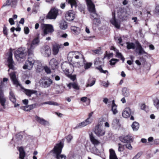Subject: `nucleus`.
I'll return each instance as SVG.
<instances>
[{
  "instance_id": "f257e3e1",
  "label": "nucleus",
  "mask_w": 159,
  "mask_h": 159,
  "mask_svg": "<svg viewBox=\"0 0 159 159\" xmlns=\"http://www.w3.org/2000/svg\"><path fill=\"white\" fill-rule=\"evenodd\" d=\"M88 6V9L90 12L91 16V18L93 19L94 24H97L100 23V20L96 13L95 6L91 0H86Z\"/></svg>"
},
{
  "instance_id": "f03ea898",
  "label": "nucleus",
  "mask_w": 159,
  "mask_h": 159,
  "mask_svg": "<svg viewBox=\"0 0 159 159\" xmlns=\"http://www.w3.org/2000/svg\"><path fill=\"white\" fill-rule=\"evenodd\" d=\"M63 147V145L60 142L59 143L57 144L54 148L51 151V152L52 153L53 156L57 159H61L64 158L66 159V156L64 155H60L61 153L62 148Z\"/></svg>"
},
{
  "instance_id": "7ed1b4c3",
  "label": "nucleus",
  "mask_w": 159,
  "mask_h": 159,
  "mask_svg": "<svg viewBox=\"0 0 159 159\" xmlns=\"http://www.w3.org/2000/svg\"><path fill=\"white\" fill-rule=\"evenodd\" d=\"M27 50L25 48H19L15 52L14 54L16 59L25 58L27 55Z\"/></svg>"
},
{
  "instance_id": "20e7f679",
  "label": "nucleus",
  "mask_w": 159,
  "mask_h": 159,
  "mask_svg": "<svg viewBox=\"0 0 159 159\" xmlns=\"http://www.w3.org/2000/svg\"><path fill=\"white\" fill-rule=\"evenodd\" d=\"M28 56L29 57L23 68L24 69H28L29 70H30L32 68L35 60L33 57V55L30 56Z\"/></svg>"
},
{
  "instance_id": "39448f33",
  "label": "nucleus",
  "mask_w": 159,
  "mask_h": 159,
  "mask_svg": "<svg viewBox=\"0 0 159 159\" xmlns=\"http://www.w3.org/2000/svg\"><path fill=\"white\" fill-rule=\"evenodd\" d=\"M39 42V39L36 38L34 39L32 41L29 47H28L27 53L28 56L33 55V49L38 44Z\"/></svg>"
},
{
  "instance_id": "423d86ee",
  "label": "nucleus",
  "mask_w": 159,
  "mask_h": 159,
  "mask_svg": "<svg viewBox=\"0 0 159 159\" xmlns=\"http://www.w3.org/2000/svg\"><path fill=\"white\" fill-rule=\"evenodd\" d=\"M41 26L43 30V36H45L49 33H52L54 31L52 26L51 25L43 24Z\"/></svg>"
},
{
  "instance_id": "0eeeda50",
  "label": "nucleus",
  "mask_w": 159,
  "mask_h": 159,
  "mask_svg": "<svg viewBox=\"0 0 159 159\" xmlns=\"http://www.w3.org/2000/svg\"><path fill=\"white\" fill-rule=\"evenodd\" d=\"M52 82V81L51 79L46 77L42 78L39 81L40 84L44 88L49 87Z\"/></svg>"
},
{
  "instance_id": "6e6552de",
  "label": "nucleus",
  "mask_w": 159,
  "mask_h": 159,
  "mask_svg": "<svg viewBox=\"0 0 159 159\" xmlns=\"http://www.w3.org/2000/svg\"><path fill=\"white\" fill-rule=\"evenodd\" d=\"M94 133L97 136L100 137L103 136L105 133V131L102 129V126L100 124H98L95 127Z\"/></svg>"
},
{
  "instance_id": "1a4fd4ad",
  "label": "nucleus",
  "mask_w": 159,
  "mask_h": 159,
  "mask_svg": "<svg viewBox=\"0 0 159 159\" xmlns=\"http://www.w3.org/2000/svg\"><path fill=\"white\" fill-rule=\"evenodd\" d=\"M58 13V10L56 8H53L51 10L46 16V19H55L56 18Z\"/></svg>"
},
{
  "instance_id": "9d476101",
  "label": "nucleus",
  "mask_w": 159,
  "mask_h": 159,
  "mask_svg": "<svg viewBox=\"0 0 159 159\" xmlns=\"http://www.w3.org/2000/svg\"><path fill=\"white\" fill-rule=\"evenodd\" d=\"M40 51L42 54L45 57H48L51 54V48L48 45H46L43 47Z\"/></svg>"
},
{
  "instance_id": "9b49d317",
  "label": "nucleus",
  "mask_w": 159,
  "mask_h": 159,
  "mask_svg": "<svg viewBox=\"0 0 159 159\" xmlns=\"http://www.w3.org/2000/svg\"><path fill=\"white\" fill-rule=\"evenodd\" d=\"M63 48V46L62 44L55 43L53 44L52 46L53 54L54 55H57L59 52V49Z\"/></svg>"
},
{
  "instance_id": "f8f14e48",
  "label": "nucleus",
  "mask_w": 159,
  "mask_h": 159,
  "mask_svg": "<svg viewBox=\"0 0 159 159\" xmlns=\"http://www.w3.org/2000/svg\"><path fill=\"white\" fill-rule=\"evenodd\" d=\"M72 53L74 57L76 59H79L82 62L84 61V57L81 53L77 51L72 52Z\"/></svg>"
},
{
  "instance_id": "ddd939ff",
  "label": "nucleus",
  "mask_w": 159,
  "mask_h": 159,
  "mask_svg": "<svg viewBox=\"0 0 159 159\" xmlns=\"http://www.w3.org/2000/svg\"><path fill=\"white\" fill-rule=\"evenodd\" d=\"M66 19L69 21L73 20L75 17V14L74 11L72 10L69 11L66 14Z\"/></svg>"
},
{
  "instance_id": "4468645a",
  "label": "nucleus",
  "mask_w": 159,
  "mask_h": 159,
  "mask_svg": "<svg viewBox=\"0 0 159 159\" xmlns=\"http://www.w3.org/2000/svg\"><path fill=\"white\" fill-rule=\"evenodd\" d=\"M12 54L11 52H9L8 58V67L10 69L15 70V67L13 65L14 61L12 59Z\"/></svg>"
},
{
  "instance_id": "2eb2a0df",
  "label": "nucleus",
  "mask_w": 159,
  "mask_h": 159,
  "mask_svg": "<svg viewBox=\"0 0 159 159\" xmlns=\"http://www.w3.org/2000/svg\"><path fill=\"white\" fill-rule=\"evenodd\" d=\"M6 102V99L4 97L3 92L2 89H0V103L3 108H5V103Z\"/></svg>"
},
{
  "instance_id": "dca6fc26",
  "label": "nucleus",
  "mask_w": 159,
  "mask_h": 159,
  "mask_svg": "<svg viewBox=\"0 0 159 159\" xmlns=\"http://www.w3.org/2000/svg\"><path fill=\"white\" fill-rule=\"evenodd\" d=\"M120 140L124 143H130L133 142L132 138L129 135L122 136L120 137Z\"/></svg>"
},
{
  "instance_id": "f3484780",
  "label": "nucleus",
  "mask_w": 159,
  "mask_h": 159,
  "mask_svg": "<svg viewBox=\"0 0 159 159\" xmlns=\"http://www.w3.org/2000/svg\"><path fill=\"white\" fill-rule=\"evenodd\" d=\"M113 17L110 20L111 23L114 25L116 27L119 29L120 27V21L118 20L115 19V15H114L112 12Z\"/></svg>"
},
{
  "instance_id": "a211bd4d",
  "label": "nucleus",
  "mask_w": 159,
  "mask_h": 159,
  "mask_svg": "<svg viewBox=\"0 0 159 159\" xmlns=\"http://www.w3.org/2000/svg\"><path fill=\"white\" fill-rule=\"evenodd\" d=\"M89 138L91 142L94 146H97L100 144V141L95 138L92 133L89 134Z\"/></svg>"
},
{
  "instance_id": "6ab92c4d",
  "label": "nucleus",
  "mask_w": 159,
  "mask_h": 159,
  "mask_svg": "<svg viewBox=\"0 0 159 159\" xmlns=\"http://www.w3.org/2000/svg\"><path fill=\"white\" fill-rule=\"evenodd\" d=\"M131 114V110L129 107L125 108L122 112V116L125 118H128L129 117Z\"/></svg>"
},
{
  "instance_id": "aec40b11",
  "label": "nucleus",
  "mask_w": 159,
  "mask_h": 159,
  "mask_svg": "<svg viewBox=\"0 0 159 159\" xmlns=\"http://www.w3.org/2000/svg\"><path fill=\"white\" fill-rule=\"evenodd\" d=\"M9 75L13 84L16 86L20 85L19 83L16 78L15 74L14 73L12 72Z\"/></svg>"
},
{
  "instance_id": "412c9836",
  "label": "nucleus",
  "mask_w": 159,
  "mask_h": 159,
  "mask_svg": "<svg viewBox=\"0 0 159 159\" xmlns=\"http://www.w3.org/2000/svg\"><path fill=\"white\" fill-rule=\"evenodd\" d=\"M17 0H7L6 3L3 4L2 7L6 6H11L12 7H14L16 4Z\"/></svg>"
},
{
  "instance_id": "4be33fe9",
  "label": "nucleus",
  "mask_w": 159,
  "mask_h": 159,
  "mask_svg": "<svg viewBox=\"0 0 159 159\" xmlns=\"http://www.w3.org/2000/svg\"><path fill=\"white\" fill-rule=\"evenodd\" d=\"M136 43L137 45L136 49L139 50L138 54L139 55H141V54L147 53L138 41H136Z\"/></svg>"
},
{
  "instance_id": "5701e85b",
  "label": "nucleus",
  "mask_w": 159,
  "mask_h": 159,
  "mask_svg": "<svg viewBox=\"0 0 159 159\" xmlns=\"http://www.w3.org/2000/svg\"><path fill=\"white\" fill-rule=\"evenodd\" d=\"M58 65V62L56 59L52 58L50 61L49 65L52 67V69H54L56 68Z\"/></svg>"
},
{
  "instance_id": "b1692460",
  "label": "nucleus",
  "mask_w": 159,
  "mask_h": 159,
  "mask_svg": "<svg viewBox=\"0 0 159 159\" xmlns=\"http://www.w3.org/2000/svg\"><path fill=\"white\" fill-rule=\"evenodd\" d=\"M36 121L40 124L44 125H49V122L43 118H41L38 116L35 117Z\"/></svg>"
},
{
  "instance_id": "393cba45",
  "label": "nucleus",
  "mask_w": 159,
  "mask_h": 159,
  "mask_svg": "<svg viewBox=\"0 0 159 159\" xmlns=\"http://www.w3.org/2000/svg\"><path fill=\"white\" fill-rule=\"evenodd\" d=\"M36 105V104H35L30 105H27L25 106L21 107V108L25 111H28L35 108Z\"/></svg>"
},
{
  "instance_id": "a878e982",
  "label": "nucleus",
  "mask_w": 159,
  "mask_h": 159,
  "mask_svg": "<svg viewBox=\"0 0 159 159\" xmlns=\"http://www.w3.org/2000/svg\"><path fill=\"white\" fill-rule=\"evenodd\" d=\"M67 86L70 89L71 88H73L74 89L78 90L79 89V86L75 82L73 83H70L67 84Z\"/></svg>"
},
{
  "instance_id": "bb28decb",
  "label": "nucleus",
  "mask_w": 159,
  "mask_h": 159,
  "mask_svg": "<svg viewBox=\"0 0 159 159\" xmlns=\"http://www.w3.org/2000/svg\"><path fill=\"white\" fill-rule=\"evenodd\" d=\"M19 152V158L20 159H24L25 153L22 147H19L18 149Z\"/></svg>"
},
{
  "instance_id": "cd10ccee",
  "label": "nucleus",
  "mask_w": 159,
  "mask_h": 159,
  "mask_svg": "<svg viewBox=\"0 0 159 159\" xmlns=\"http://www.w3.org/2000/svg\"><path fill=\"white\" fill-rule=\"evenodd\" d=\"M69 64L67 63H63L61 65V67L65 73L67 75H69V69L66 68V67L68 66Z\"/></svg>"
},
{
  "instance_id": "c85d7f7f",
  "label": "nucleus",
  "mask_w": 159,
  "mask_h": 159,
  "mask_svg": "<svg viewBox=\"0 0 159 159\" xmlns=\"http://www.w3.org/2000/svg\"><path fill=\"white\" fill-rule=\"evenodd\" d=\"M110 159H118L115 153V151L112 149L109 150Z\"/></svg>"
},
{
  "instance_id": "c756f323",
  "label": "nucleus",
  "mask_w": 159,
  "mask_h": 159,
  "mask_svg": "<svg viewBox=\"0 0 159 159\" xmlns=\"http://www.w3.org/2000/svg\"><path fill=\"white\" fill-rule=\"evenodd\" d=\"M37 92L36 90L30 89H26L25 90V94L29 97H30L32 94L36 93Z\"/></svg>"
},
{
  "instance_id": "7c9ffc66",
  "label": "nucleus",
  "mask_w": 159,
  "mask_h": 159,
  "mask_svg": "<svg viewBox=\"0 0 159 159\" xmlns=\"http://www.w3.org/2000/svg\"><path fill=\"white\" fill-rule=\"evenodd\" d=\"M71 6V8L75 9L77 7V2L76 0H66Z\"/></svg>"
},
{
  "instance_id": "2f4dec72",
  "label": "nucleus",
  "mask_w": 159,
  "mask_h": 159,
  "mask_svg": "<svg viewBox=\"0 0 159 159\" xmlns=\"http://www.w3.org/2000/svg\"><path fill=\"white\" fill-rule=\"evenodd\" d=\"M9 98L10 100L13 103H15L16 102V98L13 93L11 91L9 93Z\"/></svg>"
},
{
  "instance_id": "473e14b6",
  "label": "nucleus",
  "mask_w": 159,
  "mask_h": 159,
  "mask_svg": "<svg viewBox=\"0 0 159 159\" xmlns=\"http://www.w3.org/2000/svg\"><path fill=\"white\" fill-rule=\"evenodd\" d=\"M131 127L133 131H136L139 128V124L138 122L134 121Z\"/></svg>"
},
{
  "instance_id": "72a5a7b5",
  "label": "nucleus",
  "mask_w": 159,
  "mask_h": 159,
  "mask_svg": "<svg viewBox=\"0 0 159 159\" xmlns=\"http://www.w3.org/2000/svg\"><path fill=\"white\" fill-rule=\"evenodd\" d=\"M111 105V110L113 114H115L117 112V111L116 108L117 106L115 104L114 100L112 101Z\"/></svg>"
},
{
  "instance_id": "f704fd0d",
  "label": "nucleus",
  "mask_w": 159,
  "mask_h": 159,
  "mask_svg": "<svg viewBox=\"0 0 159 159\" xmlns=\"http://www.w3.org/2000/svg\"><path fill=\"white\" fill-rule=\"evenodd\" d=\"M85 120L78 124L74 128V129H78L87 125Z\"/></svg>"
},
{
  "instance_id": "c9c22d12",
  "label": "nucleus",
  "mask_w": 159,
  "mask_h": 159,
  "mask_svg": "<svg viewBox=\"0 0 159 159\" xmlns=\"http://www.w3.org/2000/svg\"><path fill=\"white\" fill-rule=\"evenodd\" d=\"M122 93L125 97H128L129 95V89L126 88H124L122 90Z\"/></svg>"
},
{
  "instance_id": "e433bc0d",
  "label": "nucleus",
  "mask_w": 159,
  "mask_h": 159,
  "mask_svg": "<svg viewBox=\"0 0 159 159\" xmlns=\"http://www.w3.org/2000/svg\"><path fill=\"white\" fill-rule=\"evenodd\" d=\"M127 44L126 48L128 49H134L135 48V45L133 43L127 42L126 43Z\"/></svg>"
},
{
  "instance_id": "4c0bfd02",
  "label": "nucleus",
  "mask_w": 159,
  "mask_h": 159,
  "mask_svg": "<svg viewBox=\"0 0 159 159\" xmlns=\"http://www.w3.org/2000/svg\"><path fill=\"white\" fill-rule=\"evenodd\" d=\"M153 105L156 108L159 110V99L156 98L153 100Z\"/></svg>"
},
{
  "instance_id": "58836bf2",
  "label": "nucleus",
  "mask_w": 159,
  "mask_h": 159,
  "mask_svg": "<svg viewBox=\"0 0 159 159\" xmlns=\"http://www.w3.org/2000/svg\"><path fill=\"white\" fill-rule=\"evenodd\" d=\"M95 80L93 78L90 79L88 80V83L87 84L86 86V87L89 86H92L95 83Z\"/></svg>"
},
{
  "instance_id": "ea45409f",
  "label": "nucleus",
  "mask_w": 159,
  "mask_h": 159,
  "mask_svg": "<svg viewBox=\"0 0 159 159\" xmlns=\"http://www.w3.org/2000/svg\"><path fill=\"white\" fill-rule=\"evenodd\" d=\"M67 24L65 21H61L60 25V27L61 29L65 30L67 28Z\"/></svg>"
},
{
  "instance_id": "a19ab883",
  "label": "nucleus",
  "mask_w": 159,
  "mask_h": 159,
  "mask_svg": "<svg viewBox=\"0 0 159 159\" xmlns=\"http://www.w3.org/2000/svg\"><path fill=\"white\" fill-rule=\"evenodd\" d=\"M134 3L136 6L138 7H141L142 5L141 0H133Z\"/></svg>"
},
{
  "instance_id": "79ce46f5",
  "label": "nucleus",
  "mask_w": 159,
  "mask_h": 159,
  "mask_svg": "<svg viewBox=\"0 0 159 159\" xmlns=\"http://www.w3.org/2000/svg\"><path fill=\"white\" fill-rule=\"evenodd\" d=\"M39 3H35L34 5V8L32 9L33 12H34L35 13H36L37 12V10L39 8Z\"/></svg>"
},
{
  "instance_id": "37998d69",
  "label": "nucleus",
  "mask_w": 159,
  "mask_h": 159,
  "mask_svg": "<svg viewBox=\"0 0 159 159\" xmlns=\"http://www.w3.org/2000/svg\"><path fill=\"white\" fill-rule=\"evenodd\" d=\"M116 57H118L119 58H120L122 61L123 62H124L125 59V58H124L122 55L119 52H116Z\"/></svg>"
},
{
  "instance_id": "c03bdc74",
  "label": "nucleus",
  "mask_w": 159,
  "mask_h": 159,
  "mask_svg": "<svg viewBox=\"0 0 159 159\" xmlns=\"http://www.w3.org/2000/svg\"><path fill=\"white\" fill-rule=\"evenodd\" d=\"M92 64L91 62H86V63H84V68L85 70L88 69L90 68Z\"/></svg>"
},
{
  "instance_id": "a18cd8bd",
  "label": "nucleus",
  "mask_w": 159,
  "mask_h": 159,
  "mask_svg": "<svg viewBox=\"0 0 159 159\" xmlns=\"http://www.w3.org/2000/svg\"><path fill=\"white\" fill-rule=\"evenodd\" d=\"M119 60L117 59H112L110 61V64L111 65H114Z\"/></svg>"
},
{
  "instance_id": "49530a36",
  "label": "nucleus",
  "mask_w": 159,
  "mask_h": 159,
  "mask_svg": "<svg viewBox=\"0 0 159 159\" xmlns=\"http://www.w3.org/2000/svg\"><path fill=\"white\" fill-rule=\"evenodd\" d=\"M101 64V61H100V59L99 58H96L94 62V64L95 65H100Z\"/></svg>"
},
{
  "instance_id": "de8ad7c7",
  "label": "nucleus",
  "mask_w": 159,
  "mask_h": 159,
  "mask_svg": "<svg viewBox=\"0 0 159 159\" xmlns=\"http://www.w3.org/2000/svg\"><path fill=\"white\" fill-rule=\"evenodd\" d=\"M119 147L118 148V150L119 152H122L124 149V147L123 145H122L119 143Z\"/></svg>"
},
{
  "instance_id": "09e8293b",
  "label": "nucleus",
  "mask_w": 159,
  "mask_h": 159,
  "mask_svg": "<svg viewBox=\"0 0 159 159\" xmlns=\"http://www.w3.org/2000/svg\"><path fill=\"white\" fill-rule=\"evenodd\" d=\"M73 138V137L71 135H69L66 137V139L67 142L68 143H70Z\"/></svg>"
},
{
  "instance_id": "8fccbe9b",
  "label": "nucleus",
  "mask_w": 159,
  "mask_h": 159,
  "mask_svg": "<svg viewBox=\"0 0 159 159\" xmlns=\"http://www.w3.org/2000/svg\"><path fill=\"white\" fill-rule=\"evenodd\" d=\"M142 153L141 152H138L134 157L132 159H139L140 157L142 155Z\"/></svg>"
},
{
  "instance_id": "3c124183",
  "label": "nucleus",
  "mask_w": 159,
  "mask_h": 159,
  "mask_svg": "<svg viewBox=\"0 0 159 159\" xmlns=\"http://www.w3.org/2000/svg\"><path fill=\"white\" fill-rule=\"evenodd\" d=\"M85 120L86 121L87 124L88 125L91 124L92 122L93 121V119H90L89 118H87Z\"/></svg>"
},
{
  "instance_id": "603ef678",
  "label": "nucleus",
  "mask_w": 159,
  "mask_h": 159,
  "mask_svg": "<svg viewBox=\"0 0 159 159\" xmlns=\"http://www.w3.org/2000/svg\"><path fill=\"white\" fill-rule=\"evenodd\" d=\"M102 84L103 86L105 87H107L109 84V83L107 81L106 82L104 81H102Z\"/></svg>"
},
{
  "instance_id": "864d4df0",
  "label": "nucleus",
  "mask_w": 159,
  "mask_h": 159,
  "mask_svg": "<svg viewBox=\"0 0 159 159\" xmlns=\"http://www.w3.org/2000/svg\"><path fill=\"white\" fill-rule=\"evenodd\" d=\"M119 120L118 119H115L113 120L112 124L113 125H119Z\"/></svg>"
},
{
  "instance_id": "5fc2aeb1",
  "label": "nucleus",
  "mask_w": 159,
  "mask_h": 159,
  "mask_svg": "<svg viewBox=\"0 0 159 159\" xmlns=\"http://www.w3.org/2000/svg\"><path fill=\"white\" fill-rule=\"evenodd\" d=\"M24 31L25 34H28L30 31L29 28L27 27H25L24 28Z\"/></svg>"
},
{
  "instance_id": "6e6d98bb",
  "label": "nucleus",
  "mask_w": 159,
  "mask_h": 159,
  "mask_svg": "<svg viewBox=\"0 0 159 159\" xmlns=\"http://www.w3.org/2000/svg\"><path fill=\"white\" fill-rule=\"evenodd\" d=\"M81 65L80 64V62H75L74 64V66L76 67H81Z\"/></svg>"
},
{
  "instance_id": "4d7b16f0",
  "label": "nucleus",
  "mask_w": 159,
  "mask_h": 159,
  "mask_svg": "<svg viewBox=\"0 0 159 159\" xmlns=\"http://www.w3.org/2000/svg\"><path fill=\"white\" fill-rule=\"evenodd\" d=\"M45 71L48 74L50 73L51 70L50 69L47 67H45L44 68Z\"/></svg>"
},
{
  "instance_id": "13d9d810",
  "label": "nucleus",
  "mask_w": 159,
  "mask_h": 159,
  "mask_svg": "<svg viewBox=\"0 0 159 159\" xmlns=\"http://www.w3.org/2000/svg\"><path fill=\"white\" fill-rule=\"evenodd\" d=\"M81 29L79 27H76L75 34H79L80 32Z\"/></svg>"
},
{
  "instance_id": "bf43d9fd",
  "label": "nucleus",
  "mask_w": 159,
  "mask_h": 159,
  "mask_svg": "<svg viewBox=\"0 0 159 159\" xmlns=\"http://www.w3.org/2000/svg\"><path fill=\"white\" fill-rule=\"evenodd\" d=\"M35 94L37 97H38L40 96H44V94L42 92H39V93H37H37Z\"/></svg>"
},
{
  "instance_id": "052dcab7",
  "label": "nucleus",
  "mask_w": 159,
  "mask_h": 159,
  "mask_svg": "<svg viewBox=\"0 0 159 159\" xmlns=\"http://www.w3.org/2000/svg\"><path fill=\"white\" fill-rule=\"evenodd\" d=\"M125 146L126 148L132 150V147L130 143L126 144Z\"/></svg>"
},
{
  "instance_id": "680f3d73",
  "label": "nucleus",
  "mask_w": 159,
  "mask_h": 159,
  "mask_svg": "<svg viewBox=\"0 0 159 159\" xmlns=\"http://www.w3.org/2000/svg\"><path fill=\"white\" fill-rule=\"evenodd\" d=\"M3 34L4 35H7V27L4 25L3 30Z\"/></svg>"
},
{
  "instance_id": "e2e57ef3",
  "label": "nucleus",
  "mask_w": 159,
  "mask_h": 159,
  "mask_svg": "<svg viewBox=\"0 0 159 159\" xmlns=\"http://www.w3.org/2000/svg\"><path fill=\"white\" fill-rule=\"evenodd\" d=\"M9 22L11 25L15 24L14 21L12 18H10L9 20Z\"/></svg>"
},
{
  "instance_id": "0e129e2a",
  "label": "nucleus",
  "mask_w": 159,
  "mask_h": 159,
  "mask_svg": "<svg viewBox=\"0 0 159 159\" xmlns=\"http://www.w3.org/2000/svg\"><path fill=\"white\" fill-rule=\"evenodd\" d=\"M98 69L101 72L103 73H106V72H107V70H104L100 67H99L98 68Z\"/></svg>"
},
{
  "instance_id": "69168bd1",
  "label": "nucleus",
  "mask_w": 159,
  "mask_h": 159,
  "mask_svg": "<svg viewBox=\"0 0 159 159\" xmlns=\"http://www.w3.org/2000/svg\"><path fill=\"white\" fill-rule=\"evenodd\" d=\"M70 78L71 80H72L74 81L76 79V75H70Z\"/></svg>"
},
{
  "instance_id": "338daca9",
  "label": "nucleus",
  "mask_w": 159,
  "mask_h": 159,
  "mask_svg": "<svg viewBox=\"0 0 159 159\" xmlns=\"http://www.w3.org/2000/svg\"><path fill=\"white\" fill-rule=\"evenodd\" d=\"M141 109L142 110H143L146 111V107L144 104H142L141 106Z\"/></svg>"
},
{
  "instance_id": "774afa93",
  "label": "nucleus",
  "mask_w": 159,
  "mask_h": 159,
  "mask_svg": "<svg viewBox=\"0 0 159 159\" xmlns=\"http://www.w3.org/2000/svg\"><path fill=\"white\" fill-rule=\"evenodd\" d=\"M22 102L23 104L25 105H27L28 104V100L27 99H25L23 100Z\"/></svg>"
}]
</instances>
